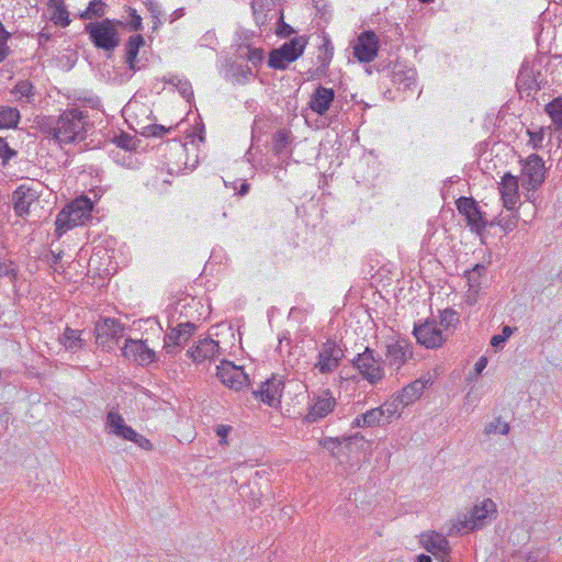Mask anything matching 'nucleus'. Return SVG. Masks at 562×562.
<instances>
[{"mask_svg": "<svg viewBox=\"0 0 562 562\" xmlns=\"http://www.w3.org/2000/svg\"><path fill=\"white\" fill-rule=\"evenodd\" d=\"M90 126L88 112L78 108L67 109L54 122L45 124L47 132L59 144L85 140Z\"/></svg>", "mask_w": 562, "mask_h": 562, "instance_id": "nucleus-1", "label": "nucleus"}, {"mask_svg": "<svg viewBox=\"0 0 562 562\" xmlns=\"http://www.w3.org/2000/svg\"><path fill=\"white\" fill-rule=\"evenodd\" d=\"M366 443L367 440L359 432L342 437H325L319 441V445L338 461L337 471L346 475L355 473L359 469V458L356 453Z\"/></svg>", "mask_w": 562, "mask_h": 562, "instance_id": "nucleus-2", "label": "nucleus"}, {"mask_svg": "<svg viewBox=\"0 0 562 562\" xmlns=\"http://www.w3.org/2000/svg\"><path fill=\"white\" fill-rule=\"evenodd\" d=\"M93 210L92 201L87 196L75 199L63 209L56 217L55 234L59 238L68 229L85 225L90 218Z\"/></svg>", "mask_w": 562, "mask_h": 562, "instance_id": "nucleus-3", "label": "nucleus"}, {"mask_svg": "<svg viewBox=\"0 0 562 562\" xmlns=\"http://www.w3.org/2000/svg\"><path fill=\"white\" fill-rule=\"evenodd\" d=\"M85 32L93 46L104 52L113 53L121 42L119 31L108 18L85 24Z\"/></svg>", "mask_w": 562, "mask_h": 562, "instance_id": "nucleus-4", "label": "nucleus"}, {"mask_svg": "<svg viewBox=\"0 0 562 562\" xmlns=\"http://www.w3.org/2000/svg\"><path fill=\"white\" fill-rule=\"evenodd\" d=\"M351 364L370 384H376L384 378L382 359L375 357L374 350L368 346L351 360Z\"/></svg>", "mask_w": 562, "mask_h": 562, "instance_id": "nucleus-5", "label": "nucleus"}, {"mask_svg": "<svg viewBox=\"0 0 562 562\" xmlns=\"http://www.w3.org/2000/svg\"><path fill=\"white\" fill-rule=\"evenodd\" d=\"M495 509L496 506L492 499H484L480 505H475L468 514H464L463 518L458 519L452 526L450 535L453 532L461 535L482 528L488 515L495 512Z\"/></svg>", "mask_w": 562, "mask_h": 562, "instance_id": "nucleus-6", "label": "nucleus"}, {"mask_svg": "<svg viewBox=\"0 0 562 562\" xmlns=\"http://www.w3.org/2000/svg\"><path fill=\"white\" fill-rule=\"evenodd\" d=\"M413 335L417 342L427 349L439 348L448 340V334L441 330L434 317L415 323Z\"/></svg>", "mask_w": 562, "mask_h": 562, "instance_id": "nucleus-7", "label": "nucleus"}, {"mask_svg": "<svg viewBox=\"0 0 562 562\" xmlns=\"http://www.w3.org/2000/svg\"><path fill=\"white\" fill-rule=\"evenodd\" d=\"M125 326L120 319L102 317L94 325L95 341L103 349H111L124 336Z\"/></svg>", "mask_w": 562, "mask_h": 562, "instance_id": "nucleus-8", "label": "nucleus"}, {"mask_svg": "<svg viewBox=\"0 0 562 562\" xmlns=\"http://www.w3.org/2000/svg\"><path fill=\"white\" fill-rule=\"evenodd\" d=\"M251 9L258 25L274 20V33L281 37V3L279 0H252Z\"/></svg>", "mask_w": 562, "mask_h": 562, "instance_id": "nucleus-9", "label": "nucleus"}, {"mask_svg": "<svg viewBox=\"0 0 562 562\" xmlns=\"http://www.w3.org/2000/svg\"><path fill=\"white\" fill-rule=\"evenodd\" d=\"M456 205L459 213L465 217L467 224L472 232L482 234L487 225H494L493 222L488 223L486 221L485 213L481 211L473 198L461 196L456 201Z\"/></svg>", "mask_w": 562, "mask_h": 562, "instance_id": "nucleus-10", "label": "nucleus"}, {"mask_svg": "<svg viewBox=\"0 0 562 562\" xmlns=\"http://www.w3.org/2000/svg\"><path fill=\"white\" fill-rule=\"evenodd\" d=\"M283 69L284 63H293L299 59L310 41V36L299 35L297 31L283 21Z\"/></svg>", "mask_w": 562, "mask_h": 562, "instance_id": "nucleus-11", "label": "nucleus"}, {"mask_svg": "<svg viewBox=\"0 0 562 562\" xmlns=\"http://www.w3.org/2000/svg\"><path fill=\"white\" fill-rule=\"evenodd\" d=\"M544 173L543 159L537 154L528 156L521 169V187L528 191L539 189L544 181Z\"/></svg>", "mask_w": 562, "mask_h": 562, "instance_id": "nucleus-12", "label": "nucleus"}, {"mask_svg": "<svg viewBox=\"0 0 562 562\" xmlns=\"http://www.w3.org/2000/svg\"><path fill=\"white\" fill-rule=\"evenodd\" d=\"M344 357V350L333 339H327L318 351L314 368L318 370L321 374H329L339 367Z\"/></svg>", "mask_w": 562, "mask_h": 562, "instance_id": "nucleus-13", "label": "nucleus"}, {"mask_svg": "<svg viewBox=\"0 0 562 562\" xmlns=\"http://www.w3.org/2000/svg\"><path fill=\"white\" fill-rule=\"evenodd\" d=\"M216 376L227 387L234 391H241L248 387L250 380L241 367H237L229 361H223L217 367Z\"/></svg>", "mask_w": 562, "mask_h": 562, "instance_id": "nucleus-14", "label": "nucleus"}, {"mask_svg": "<svg viewBox=\"0 0 562 562\" xmlns=\"http://www.w3.org/2000/svg\"><path fill=\"white\" fill-rule=\"evenodd\" d=\"M336 404V398L333 396L329 389L321 391L317 395L312 397L305 420L308 423L318 422L331 413Z\"/></svg>", "mask_w": 562, "mask_h": 562, "instance_id": "nucleus-15", "label": "nucleus"}, {"mask_svg": "<svg viewBox=\"0 0 562 562\" xmlns=\"http://www.w3.org/2000/svg\"><path fill=\"white\" fill-rule=\"evenodd\" d=\"M379 48L380 41L376 34L371 30L363 31L357 38L353 55L360 63H370L376 57Z\"/></svg>", "mask_w": 562, "mask_h": 562, "instance_id": "nucleus-16", "label": "nucleus"}, {"mask_svg": "<svg viewBox=\"0 0 562 562\" xmlns=\"http://www.w3.org/2000/svg\"><path fill=\"white\" fill-rule=\"evenodd\" d=\"M281 380H278L276 374L270 379L261 382L258 390L252 391L256 400L269 405L270 407L278 408L281 405Z\"/></svg>", "mask_w": 562, "mask_h": 562, "instance_id": "nucleus-17", "label": "nucleus"}, {"mask_svg": "<svg viewBox=\"0 0 562 562\" xmlns=\"http://www.w3.org/2000/svg\"><path fill=\"white\" fill-rule=\"evenodd\" d=\"M40 198V192L25 184L19 186L12 193L13 210L16 216L29 215L31 205Z\"/></svg>", "mask_w": 562, "mask_h": 562, "instance_id": "nucleus-18", "label": "nucleus"}, {"mask_svg": "<svg viewBox=\"0 0 562 562\" xmlns=\"http://www.w3.org/2000/svg\"><path fill=\"white\" fill-rule=\"evenodd\" d=\"M122 353L128 359L133 358V360L140 366L149 364L156 360L155 351L150 349L145 341L134 340L132 338L125 340Z\"/></svg>", "mask_w": 562, "mask_h": 562, "instance_id": "nucleus-19", "label": "nucleus"}, {"mask_svg": "<svg viewBox=\"0 0 562 562\" xmlns=\"http://www.w3.org/2000/svg\"><path fill=\"white\" fill-rule=\"evenodd\" d=\"M412 356L413 349L406 339H397L386 346L385 361L396 369H400Z\"/></svg>", "mask_w": 562, "mask_h": 562, "instance_id": "nucleus-20", "label": "nucleus"}, {"mask_svg": "<svg viewBox=\"0 0 562 562\" xmlns=\"http://www.w3.org/2000/svg\"><path fill=\"white\" fill-rule=\"evenodd\" d=\"M519 179L516 176H513L510 172H506L502 177V181L499 183V191L503 200L504 206L508 211H513L519 201Z\"/></svg>", "mask_w": 562, "mask_h": 562, "instance_id": "nucleus-21", "label": "nucleus"}, {"mask_svg": "<svg viewBox=\"0 0 562 562\" xmlns=\"http://www.w3.org/2000/svg\"><path fill=\"white\" fill-rule=\"evenodd\" d=\"M334 89L318 86L311 95L308 106L318 115H324L334 104Z\"/></svg>", "mask_w": 562, "mask_h": 562, "instance_id": "nucleus-22", "label": "nucleus"}, {"mask_svg": "<svg viewBox=\"0 0 562 562\" xmlns=\"http://www.w3.org/2000/svg\"><path fill=\"white\" fill-rule=\"evenodd\" d=\"M193 362L200 363L206 359H213L220 355L218 342L210 337L200 339L198 344L187 351Z\"/></svg>", "mask_w": 562, "mask_h": 562, "instance_id": "nucleus-23", "label": "nucleus"}, {"mask_svg": "<svg viewBox=\"0 0 562 562\" xmlns=\"http://www.w3.org/2000/svg\"><path fill=\"white\" fill-rule=\"evenodd\" d=\"M428 384H430L429 378L413 381L395 395V402H398L403 408L408 406L422 396Z\"/></svg>", "mask_w": 562, "mask_h": 562, "instance_id": "nucleus-24", "label": "nucleus"}, {"mask_svg": "<svg viewBox=\"0 0 562 562\" xmlns=\"http://www.w3.org/2000/svg\"><path fill=\"white\" fill-rule=\"evenodd\" d=\"M144 45L145 40L140 34L131 35L126 41L124 61L133 72L140 70L143 67V65H139L138 53Z\"/></svg>", "mask_w": 562, "mask_h": 562, "instance_id": "nucleus-25", "label": "nucleus"}, {"mask_svg": "<svg viewBox=\"0 0 562 562\" xmlns=\"http://www.w3.org/2000/svg\"><path fill=\"white\" fill-rule=\"evenodd\" d=\"M334 56V46L328 37H324L323 44L318 47V55H317V68L312 72V70H308L311 74V78L324 76L327 72L328 66L333 59Z\"/></svg>", "mask_w": 562, "mask_h": 562, "instance_id": "nucleus-26", "label": "nucleus"}, {"mask_svg": "<svg viewBox=\"0 0 562 562\" xmlns=\"http://www.w3.org/2000/svg\"><path fill=\"white\" fill-rule=\"evenodd\" d=\"M487 271L486 266L477 263L475 265L471 270L465 271L464 277L467 278L468 285H469V296L470 295H477L481 288H482V281L485 277Z\"/></svg>", "mask_w": 562, "mask_h": 562, "instance_id": "nucleus-27", "label": "nucleus"}, {"mask_svg": "<svg viewBox=\"0 0 562 562\" xmlns=\"http://www.w3.org/2000/svg\"><path fill=\"white\" fill-rule=\"evenodd\" d=\"M438 318L439 321L437 322L440 325L441 330L448 334V337L460 324L459 313L451 307L439 311Z\"/></svg>", "mask_w": 562, "mask_h": 562, "instance_id": "nucleus-28", "label": "nucleus"}, {"mask_svg": "<svg viewBox=\"0 0 562 562\" xmlns=\"http://www.w3.org/2000/svg\"><path fill=\"white\" fill-rule=\"evenodd\" d=\"M59 342L69 351L76 352L85 346V340L80 336V331L66 327L59 337Z\"/></svg>", "mask_w": 562, "mask_h": 562, "instance_id": "nucleus-29", "label": "nucleus"}, {"mask_svg": "<svg viewBox=\"0 0 562 562\" xmlns=\"http://www.w3.org/2000/svg\"><path fill=\"white\" fill-rule=\"evenodd\" d=\"M422 542L425 549L432 555L443 550H450L449 541L440 533L434 532L429 536H423Z\"/></svg>", "mask_w": 562, "mask_h": 562, "instance_id": "nucleus-30", "label": "nucleus"}, {"mask_svg": "<svg viewBox=\"0 0 562 562\" xmlns=\"http://www.w3.org/2000/svg\"><path fill=\"white\" fill-rule=\"evenodd\" d=\"M517 86L520 91L533 90L538 91L542 87V82L539 81L533 71L521 70L517 78Z\"/></svg>", "mask_w": 562, "mask_h": 562, "instance_id": "nucleus-31", "label": "nucleus"}, {"mask_svg": "<svg viewBox=\"0 0 562 562\" xmlns=\"http://www.w3.org/2000/svg\"><path fill=\"white\" fill-rule=\"evenodd\" d=\"M20 112L16 108L0 106V130L15 127L20 121Z\"/></svg>", "mask_w": 562, "mask_h": 562, "instance_id": "nucleus-32", "label": "nucleus"}, {"mask_svg": "<svg viewBox=\"0 0 562 562\" xmlns=\"http://www.w3.org/2000/svg\"><path fill=\"white\" fill-rule=\"evenodd\" d=\"M106 3L102 0H92L89 2L88 8L80 13L81 20H92L94 18H102L105 14Z\"/></svg>", "mask_w": 562, "mask_h": 562, "instance_id": "nucleus-33", "label": "nucleus"}, {"mask_svg": "<svg viewBox=\"0 0 562 562\" xmlns=\"http://www.w3.org/2000/svg\"><path fill=\"white\" fill-rule=\"evenodd\" d=\"M546 112L559 130H562V98H555L546 105Z\"/></svg>", "mask_w": 562, "mask_h": 562, "instance_id": "nucleus-34", "label": "nucleus"}, {"mask_svg": "<svg viewBox=\"0 0 562 562\" xmlns=\"http://www.w3.org/2000/svg\"><path fill=\"white\" fill-rule=\"evenodd\" d=\"M184 342L181 338V331L177 329V327L171 328V330L165 337V349L167 353L176 352V349Z\"/></svg>", "mask_w": 562, "mask_h": 562, "instance_id": "nucleus-35", "label": "nucleus"}, {"mask_svg": "<svg viewBox=\"0 0 562 562\" xmlns=\"http://www.w3.org/2000/svg\"><path fill=\"white\" fill-rule=\"evenodd\" d=\"M169 83L176 86L179 93L187 100L193 97V90L191 83L187 79H180L178 76H172Z\"/></svg>", "mask_w": 562, "mask_h": 562, "instance_id": "nucleus-36", "label": "nucleus"}, {"mask_svg": "<svg viewBox=\"0 0 562 562\" xmlns=\"http://www.w3.org/2000/svg\"><path fill=\"white\" fill-rule=\"evenodd\" d=\"M361 418L367 427H373L375 425H380L383 419V412L381 409L372 408L361 414Z\"/></svg>", "mask_w": 562, "mask_h": 562, "instance_id": "nucleus-37", "label": "nucleus"}, {"mask_svg": "<svg viewBox=\"0 0 562 562\" xmlns=\"http://www.w3.org/2000/svg\"><path fill=\"white\" fill-rule=\"evenodd\" d=\"M0 277L8 278L9 281L15 285L18 279V269L12 261L0 262Z\"/></svg>", "mask_w": 562, "mask_h": 562, "instance_id": "nucleus-38", "label": "nucleus"}, {"mask_svg": "<svg viewBox=\"0 0 562 562\" xmlns=\"http://www.w3.org/2000/svg\"><path fill=\"white\" fill-rule=\"evenodd\" d=\"M509 431V425L506 422H502L499 418H497L494 422L488 423L485 426L484 432L486 435L498 432L501 435H507Z\"/></svg>", "mask_w": 562, "mask_h": 562, "instance_id": "nucleus-39", "label": "nucleus"}, {"mask_svg": "<svg viewBox=\"0 0 562 562\" xmlns=\"http://www.w3.org/2000/svg\"><path fill=\"white\" fill-rule=\"evenodd\" d=\"M231 69L234 71L233 77L236 82H241V80H246L248 76L251 75V69L247 65L243 66L236 61L231 65Z\"/></svg>", "mask_w": 562, "mask_h": 562, "instance_id": "nucleus-40", "label": "nucleus"}, {"mask_svg": "<svg viewBox=\"0 0 562 562\" xmlns=\"http://www.w3.org/2000/svg\"><path fill=\"white\" fill-rule=\"evenodd\" d=\"M52 20L56 25H60L63 27L68 26L70 24V19L66 5L59 7V9L54 10Z\"/></svg>", "mask_w": 562, "mask_h": 562, "instance_id": "nucleus-41", "label": "nucleus"}, {"mask_svg": "<svg viewBox=\"0 0 562 562\" xmlns=\"http://www.w3.org/2000/svg\"><path fill=\"white\" fill-rule=\"evenodd\" d=\"M130 20L126 23V26L130 31H142L143 30V20L139 14H137L136 10L128 7L127 8Z\"/></svg>", "mask_w": 562, "mask_h": 562, "instance_id": "nucleus-42", "label": "nucleus"}, {"mask_svg": "<svg viewBox=\"0 0 562 562\" xmlns=\"http://www.w3.org/2000/svg\"><path fill=\"white\" fill-rule=\"evenodd\" d=\"M18 155V151L10 148L4 138L0 137V159L2 167H5L9 160Z\"/></svg>", "mask_w": 562, "mask_h": 562, "instance_id": "nucleus-43", "label": "nucleus"}, {"mask_svg": "<svg viewBox=\"0 0 562 562\" xmlns=\"http://www.w3.org/2000/svg\"><path fill=\"white\" fill-rule=\"evenodd\" d=\"M518 222V216L515 213L508 214L506 216H499L496 224L501 226L505 232H512L516 228Z\"/></svg>", "mask_w": 562, "mask_h": 562, "instance_id": "nucleus-44", "label": "nucleus"}, {"mask_svg": "<svg viewBox=\"0 0 562 562\" xmlns=\"http://www.w3.org/2000/svg\"><path fill=\"white\" fill-rule=\"evenodd\" d=\"M12 92L20 94L21 98L25 97L29 99L34 94V86L29 80H21L15 85Z\"/></svg>", "mask_w": 562, "mask_h": 562, "instance_id": "nucleus-45", "label": "nucleus"}, {"mask_svg": "<svg viewBox=\"0 0 562 562\" xmlns=\"http://www.w3.org/2000/svg\"><path fill=\"white\" fill-rule=\"evenodd\" d=\"M106 423L113 428L115 435H119L121 429L125 426L123 417L115 412L108 413Z\"/></svg>", "mask_w": 562, "mask_h": 562, "instance_id": "nucleus-46", "label": "nucleus"}, {"mask_svg": "<svg viewBox=\"0 0 562 562\" xmlns=\"http://www.w3.org/2000/svg\"><path fill=\"white\" fill-rule=\"evenodd\" d=\"M378 408L383 412V417H386L389 419L394 414H396L400 409H402L403 407L401 406V404L398 402H395V395H394L391 402H386Z\"/></svg>", "mask_w": 562, "mask_h": 562, "instance_id": "nucleus-47", "label": "nucleus"}, {"mask_svg": "<svg viewBox=\"0 0 562 562\" xmlns=\"http://www.w3.org/2000/svg\"><path fill=\"white\" fill-rule=\"evenodd\" d=\"M114 143L123 149H133L135 147L134 137L126 133H121L114 137Z\"/></svg>", "mask_w": 562, "mask_h": 562, "instance_id": "nucleus-48", "label": "nucleus"}, {"mask_svg": "<svg viewBox=\"0 0 562 562\" xmlns=\"http://www.w3.org/2000/svg\"><path fill=\"white\" fill-rule=\"evenodd\" d=\"M250 37L248 35L245 34V38L237 44V55L239 58L241 59H247L250 50H251V44L249 42Z\"/></svg>", "mask_w": 562, "mask_h": 562, "instance_id": "nucleus-49", "label": "nucleus"}, {"mask_svg": "<svg viewBox=\"0 0 562 562\" xmlns=\"http://www.w3.org/2000/svg\"><path fill=\"white\" fill-rule=\"evenodd\" d=\"M142 2L147 8V10L150 12L153 20L159 21V16L162 13L159 3L156 0H142Z\"/></svg>", "mask_w": 562, "mask_h": 562, "instance_id": "nucleus-50", "label": "nucleus"}, {"mask_svg": "<svg viewBox=\"0 0 562 562\" xmlns=\"http://www.w3.org/2000/svg\"><path fill=\"white\" fill-rule=\"evenodd\" d=\"M268 66L273 69H281V47L271 50Z\"/></svg>", "mask_w": 562, "mask_h": 562, "instance_id": "nucleus-51", "label": "nucleus"}, {"mask_svg": "<svg viewBox=\"0 0 562 562\" xmlns=\"http://www.w3.org/2000/svg\"><path fill=\"white\" fill-rule=\"evenodd\" d=\"M273 146H272V151L274 154V156L277 157V162H276V166H274V169H278L279 168V155L281 153V130H277L274 133H273Z\"/></svg>", "mask_w": 562, "mask_h": 562, "instance_id": "nucleus-52", "label": "nucleus"}, {"mask_svg": "<svg viewBox=\"0 0 562 562\" xmlns=\"http://www.w3.org/2000/svg\"><path fill=\"white\" fill-rule=\"evenodd\" d=\"M168 131L169 128H166L164 125L153 124L145 127L144 134L147 136H162Z\"/></svg>", "mask_w": 562, "mask_h": 562, "instance_id": "nucleus-53", "label": "nucleus"}, {"mask_svg": "<svg viewBox=\"0 0 562 562\" xmlns=\"http://www.w3.org/2000/svg\"><path fill=\"white\" fill-rule=\"evenodd\" d=\"M177 329L181 331V338L186 342L195 330V325L189 322L182 323L178 325Z\"/></svg>", "mask_w": 562, "mask_h": 562, "instance_id": "nucleus-54", "label": "nucleus"}, {"mask_svg": "<svg viewBox=\"0 0 562 562\" xmlns=\"http://www.w3.org/2000/svg\"><path fill=\"white\" fill-rule=\"evenodd\" d=\"M224 183L226 187H232V189L235 190L239 196L246 195L250 189L249 183H247L245 180L240 182L239 187L237 186V181H234L232 183L225 181Z\"/></svg>", "mask_w": 562, "mask_h": 562, "instance_id": "nucleus-55", "label": "nucleus"}, {"mask_svg": "<svg viewBox=\"0 0 562 562\" xmlns=\"http://www.w3.org/2000/svg\"><path fill=\"white\" fill-rule=\"evenodd\" d=\"M171 182L168 179L161 178L160 176L154 177L153 181H147V186H151L156 191H164L167 186Z\"/></svg>", "mask_w": 562, "mask_h": 562, "instance_id": "nucleus-56", "label": "nucleus"}, {"mask_svg": "<svg viewBox=\"0 0 562 562\" xmlns=\"http://www.w3.org/2000/svg\"><path fill=\"white\" fill-rule=\"evenodd\" d=\"M263 59V50L261 48H251L247 60L252 64V66L259 65Z\"/></svg>", "mask_w": 562, "mask_h": 562, "instance_id": "nucleus-57", "label": "nucleus"}, {"mask_svg": "<svg viewBox=\"0 0 562 562\" xmlns=\"http://www.w3.org/2000/svg\"><path fill=\"white\" fill-rule=\"evenodd\" d=\"M305 318V311L299 307H292L289 312L288 319L301 323Z\"/></svg>", "mask_w": 562, "mask_h": 562, "instance_id": "nucleus-58", "label": "nucleus"}, {"mask_svg": "<svg viewBox=\"0 0 562 562\" xmlns=\"http://www.w3.org/2000/svg\"><path fill=\"white\" fill-rule=\"evenodd\" d=\"M117 436L134 442V440H136L135 438L137 437V432L132 427L125 425Z\"/></svg>", "mask_w": 562, "mask_h": 562, "instance_id": "nucleus-59", "label": "nucleus"}, {"mask_svg": "<svg viewBox=\"0 0 562 562\" xmlns=\"http://www.w3.org/2000/svg\"><path fill=\"white\" fill-rule=\"evenodd\" d=\"M232 430L231 426L227 425H217L215 428L216 435L221 438L220 442L223 443L228 432Z\"/></svg>", "mask_w": 562, "mask_h": 562, "instance_id": "nucleus-60", "label": "nucleus"}, {"mask_svg": "<svg viewBox=\"0 0 562 562\" xmlns=\"http://www.w3.org/2000/svg\"><path fill=\"white\" fill-rule=\"evenodd\" d=\"M134 442L138 445L140 448L145 450H150L153 448L151 442L145 438L143 435L137 434V437L135 438Z\"/></svg>", "mask_w": 562, "mask_h": 562, "instance_id": "nucleus-61", "label": "nucleus"}, {"mask_svg": "<svg viewBox=\"0 0 562 562\" xmlns=\"http://www.w3.org/2000/svg\"><path fill=\"white\" fill-rule=\"evenodd\" d=\"M487 358L482 356L479 358V360L475 362L474 364V372L479 375L483 372V370L486 368L487 366Z\"/></svg>", "mask_w": 562, "mask_h": 562, "instance_id": "nucleus-62", "label": "nucleus"}, {"mask_svg": "<svg viewBox=\"0 0 562 562\" xmlns=\"http://www.w3.org/2000/svg\"><path fill=\"white\" fill-rule=\"evenodd\" d=\"M506 340L507 339H505L504 336H502L501 334L499 335H494L491 338V346H493L496 349H502L504 347V344H505Z\"/></svg>", "mask_w": 562, "mask_h": 562, "instance_id": "nucleus-63", "label": "nucleus"}, {"mask_svg": "<svg viewBox=\"0 0 562 562\" xmlns=\"http://www.w3.org/2000/svg\"><path fill=\"white\" fill-rule=\"evenodd\" d=\"M438 562H451L450 550H443L434 555Z\"/></svg>", "mask_w": 562, "mask_h": 562, "instance_id": "nucleus-64", "label": "nucleus"}]
</instances>
